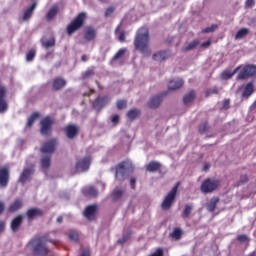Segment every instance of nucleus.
Here are the masks:
<instances>
[{
  "mask_svg": "<svg viewBox=\"0 0 256 256\" xmlns=\"http://www.w3.org/2000/svg\"><path fill=\"white\" fill-rule=\"evenodd\" d=\"M43 169H49L51 165V156H43L41 161Z\"/></svg>",
  "mask_w": 256,
  "mask_h": 256,
  "instance_id": "obj_34",
  "label": "nucleus"
},
{
  "mask_svg": "<svg viewBox=\"0 0 256 256\" xmlns=\"http://www.w3.org/2000/svg\"><path fill=\"white\" fill-rule=\"evenodd\" d=\"M85 19H87V13L81 12L78 14V16L67 27L68 35H71L78 29H81V27H83V23H85Z\"/></svg>",
  "mask_w": 256,
  "mask_h": 256,
  "instance_id": "obj_3",
  "label": "nucleus"
},
{
  "mask_svg": "<svg viewBox=\"0 0 256 256\" xmlns=\"http://www.w3.org/2000/svg\"><path fill=\"white\" fill-rule=\"evenodd\" d=\"M224 107H225V109H227L229 107V100L224 101Z\"/></svg>",
  "mask_w": 256,
  "mask_h": 256,
  "instance_id": "obj_60",
  "label": "nucleus"
},
{
  "mask_svg": "<svg viewBox=\"0 0 256 256\" xmlns=\"http://www.w3.org/2000/svg\"><path fill=\"white\" fill-rule=\"evenodd\" d=\"M238 241H240L241 243H247V241H249V237H247V235L245 234H242V235H239L237 237Z\"/></svg>",
  "mask_w": 256,
  "mask_h": 256,
  "instance_id": "obj_48",
  "label": "nucleus"
},
{
  "mask_svg": "<svg viewBox=\"0 0 256 256\" xmlns=\"http://www.w3.org/2000/svg\"><path fill=\"white\" fill-rule=\"evenodd\" d=\"M97 33L95 32V29L93 28H87L85 32V39L86 41H93L95 39V36Z\"/></svg>",
  "mask_w": 256,
  "mask_h": 256,
  "instance_id": "obj_29",
  "label": "nucleus"
},
{
  "mask_svg": "<svg viewBox=\"0 0 256 256\" xmlns=\"http://www.w3.org/2000/svg\"><path fill=\"white\" fill-rule=\"evenodd\" d=\"M217 203H219V198L218 197H213L210 199V201L206 204V208L210 213H213L215 209H217Z\"/></svg>",
  "mask_w": 256,
  "mask_h": 256,
  "instance_id": "obj_22",
  "label": "nucleus"
},
{
  "mask_svg": "<svg viewBox=\"0 0 256 256\" xmlns=\"http://www.w3.org/2000/svg\"><path fill=\"white\" fill-rule=\"evenodd\" d=\"M211 45V41H206L204 43L201 44V47L207 48Z\"/></svg>",
  "mask_w": 256,
  "mask_h": 256,
  "instance_id": "obj_55",
  "label": "nucleus"
},
{
  "mask_svg": "<svg viewBox=\"0 0 256 256\" xmlns=\"http://www.w3.org/2000/svg\"><path fill=\"white\" fill-rule=\"evenodd\" d=\"M199 131H200V133H205L207 131V125L204 124V125L200 126Z\"/></svg>",
  "mask_w": 256,
  "mask_h": 256,
  "instance_id": "obj_51",
  "label": "nucleus"
},
{
  "mask_svg": "<svg viewBox=\"0 0 256 256\" xmlns=\"http://www.w3.org/2000/svg\"><path fill=\"white\" fill-rule=\"evenodd\" d=\"M43 45L46 49H49V47H54L55 46V39L52 38L50 40L44 41Z\"/></svg>",
  "mask_w": 256,
  "mask_h": 256,
  "instance_id": "obj_44",
  "label": "nucleus"
},
{
  "mask_svg": "<svg viewBox=\"0 0 256 256\" xmlns=\"http://www.w3.org/2000/svg\"><path fill=\"white\" fill-rule=\"evenodd\" d=\"M198 45H199V40H194L185 48V51H191L195 49V47H197Z\"/></svg>",
  "mask_w": 256,
  "mask_h": 256,
  "instance_id": "obj_43",
  "label": "nucleus"
},
{
  "mask_svg": "<svg viewBox=\"0 0 256 256\" xmlns=\"http://www.w3.org/2000/svg\"><path fill=\"white\" fill-rule=\"evenodd\" d=\"M27 215L28 219H35L36 217H41V215H43V211L37 208H32L28 210Z\"/></svg>",
  "mask_w": 256,
  "mask_h": 256,
  "instance_id": "obj_25",
  "label": "nucleus"
},
{
  "mask_svg": "<svg viewBox=\"0 0 256 256\" xmlns=\"http://www.w3.org/2000/svg\"><path fill=\"white\" fill-rule=\"evenodd\" d=\"M161 101H163L161 96H153L148 101V106L150 107V109H157V107H159V105H161Z\"/></svg>",
  "mask_w": 256,
  "mask_h": 256,
  "instance_id": "obj_18",
  "label": "nucleus"
},
{
  "mask_svg": "<svg viewBox=\"0 0 256 256\" xmlns=\"http://www.w3.org/2000/svg\"><path fill=\"white\" fill-rule=\"evenodd\" d=\"M211 166L209 165V164H204V166H203V171H209V168H210Z\"/></svg>",
  "mask_w": 256,
  "mask_h": 256,
  "instance_id": "obj_58",
  "label": "nucleus"
},
{
  "mask_svg": "<svg viewBox=\"0 0 256 256\" xmlns=\"http://www.w3.org/2000/svg\"><path fill=\"white\" fill-rule=\"evenodd\" d=\"M59 11V8L57 6H53L48 13L46 14V19L47 21H51L52 19L55 18V16L57 15Z\"/></svg>",
  "mask_w": 256,
  "mask_h": 256,
  "instance_id": "obj_30",
  "label": "nucleus"
},
{
  "mask_svg": "<svg viewBox=\"0 0 256 256\" xmlns=\"http://www.w3.org/2000/svg\"><path fill=\"white\" fill-rule=\"evenodd\" d=\"M68 237L70 241H74V242L79 241V234L75 231H70L68 234Z\"/></svg>",
  "mask_w": 256,
  "mask_h": 256,
  "instance_id": "obj_39",
  "label": "nucleus"
},
{
  "mask_svg": "<svg viewBox=\"0 0 256 256\" xmlns=\"http://www.w3.org/2000/svg\"><path fill=\"white\" fill-rule=\"evenodd\" d=\"M217 187H219V180L206 179L201 185V191L202 193H213Z\"/></svg>",
  "mask_w": 256,
  "mask_h": 256,
  "instance_id": "obj_4",
  "label": "nucleus"
},
{
  "mask_svg": "<svg viewBox=\"0 0 256 256\" xmlns=\"http://www.w3.org/2000/svg\"><path fill=\"white\" fill-rule=\"evenodd\" d=\"M21 223H23V216L16 217L11 223L12 231H18L19 227H21Z\"/></svg>",
  "mask_w": 256,
  "mask_h": 256,
  "instance_id": "obj_27",
  "label": "nucleus"
},
{
  "mask_svg": "<svg viewBox=\"0 0 256 256\" xmlns=\"http://www.w3.org/2000/svg\"><path fill=\"white\" fill-rule=\"evenodd\" d=\"M9 183V167H0V187H5Z\"/></svg>",
  "mask_w": 256,
  "mask_h": 256,
  "instance_id": "obj_10",
  "label": "nucleus"
},
{
  "mask_svg": "<svg viewBox=\"0 0 256 256\" xmlns=\"http://www.w3.org/2000/svg\"><path fill=\"white\" fill-rule=\"evenodd\" d=\"M90 165H91V158L86 157V158L80 159L76 163V171H78V173H83V171H88Z\"/></svg>",
  "mask_w": 256,
  "mask_h": 256,
  "instance_id": "obj_8",
  "label": "nucleus"
},
{
  "mask_svg": "<svg viewBox=\"0 0 256 256\" xmlns=\"http://www.w3.org/2000/svg\"><path fill=\"white\" fill-rule=\"evenodd\" d=\"M170 56H171V54L169 52L160 51L153 55V59H154V61L161 62V61H165V59H169Z\"/></svg>",
  "mask_w": 256,
  "mask_h": 256,
  "instance_id": "obj_17",
  "label": "nucleus"
},
{
  "mask_svg": "<svg viewBox=\"0 0 256 256\" xmlns=\"http://www.w3.org/2000/svg\"><path fill=\"white\" fill-rule=\"evenodd\" d=\"M112 123H119V115L112 116Z\"/></svg>",
  "mask_w": 256,
  "mask_h": 256,
  "instance_id": "obj_52",
  "label": "nucleus"
},
{
  "mask_svg": "<svg viewBox=\"0 0 256 256\" xmlns=\"http://www.w3.org/2000/svg\"><path fill=\"white\" fill-rule=\"evenodd\" d=\"M161 169V164L159 162H150L146 166V170L149 171L150 173H155V171H159Z\"/></svg>",
  "mask_w": 256,
  "mask_h": 256,
  "instance_id": "obj_28",
  "label": "nucleus"
},
{
  "mask_svg": "<svg viewBox=\"0 0 256 256\" xmlns=\"http://www.w3.org/2000/svg\"><path fill=\"white\" fill-rule=\"evenodd\" d=\"M119 29H120V26H118V27L116 28V35H117L119 41H120L121 43H123V41H125V33L119 31Z\"/></svg>",
  "mask_w": 256,
  "mask_h": 256,
  "instance_id": "obj_41",
  "label": "nucleus"
},
{
  "mask_svg": "<svg viewBox=\"0 0 256 256\" xmlns=\"http://www.w3.org/2000/svg\"><path fill=\"white\" fill-rule=\"evenodd\" d=\"M80 256H91L89 250H84Z\"/></svg>",
  "mask_w": 256,
  "mask_h": 256,
  "instance_id": "obj_56",
  "label": "nucleus"
},
{
  "mask_svg": "<svg viewBox=\"0 0 256 256\" xmlns=\"http://www.w3.org/2000/svg\"><path fill=\"white\" fill-rule=\"evenodd\" d=\"M41 114L39 112L33 113L29 118L26 124V127H32V125L37 121V118L40 117Z\"/></svg>",
  "mask_w": 256,
  "mask_h": 256,
  "instance_id": "obj_31",
  "label": "nucleus"
},
{
  "mask_svg": "<svg viewBox=\"0 0 256 256\" xmlns=\"http://www.w3.org/2000/svg\"><path fill=\"white\" fill-rule=\"evenodd\" d=\"M113 11H115V8L113 7L108 8L105 12L106 17H109L110 15H112Z\"/></svg>",
  "mask_w": 256,
  "mask_h": 256,
  "instance_id": "obj_50",
  "label": "nucleus"
},
{
  "mask_svg": "<svg viewBox=\"0 0 256 256\" xmlns=\"http://www.w3.org/2000/svg\"><path fill=\"white\" fill-rule=\"evenodd\" d=\"M32 245L34 247L35 255H39V256L47 255V246H45L43 239L37 238V239L33 240Z\"/></svg>",
  "mask_w": 256,
  "mask_h": 256,
  "instance_id": "obj_5",
  "label": "nucleus"
},
{
  "mask_svg": "<svg viewBox=\"0 0 256 256\" xmlns=\"http://www.w3.org/2000/svg\"><path fill=\"white\" fill-rule=\"evenodd\" d=\"M253 75H256V66L247 65L238 74L237 79H248V77H253Z\"/></svg>",
  "mask_w": 256,
  "mask_h": 256,
  "instance_id": "obj_6",
  "label": "nucleus"
},
{
  "mask_svg": "<svg viewBox=\"0 0 256 256\" xmlns=\"http://www.w3.org/2000/svg\"><path fill=\"white\" fill-rule=\"evenodd\" d=\"M193 99H195V91H190L188 94L184 96L185 105H189V103H191Z\"/></svg>",
  "mask_w": 256,
  "mask_h": 256,
  "instance_id": "obj_33",
  "label": "nucleus"
},
{
  "mask_svg": "<svg viewBox=\"0 0 256 256\" xmlns=\"http://www.w3.org/2000/svg\"><path fill=\"white\" fill-rule=\"evenodd\" d=\"M93 72L91 70H88L85 72V77H89Z\"/></svg>",
  "mask_w": 256,
  "mask_h": 256,
  "instance_id": "obj_59",
  "label": "nucleus"
},
{
  "mask_svg": "<svg viewBox=\"0 0 256 256\" xmlns=\"http://www.w3.org/2000/svg\"><path fill=\"white\" fill-rule=\"evenodd\" d=\"M255 6V0H246L245 7L247 9H251Z\"/></svg>",
  "mask_w": 256,
  "mask_h": 256,
  "instance_id": "obj_49",
  "label": "nucleus"
},
{
  "mask_svg": "<svg viewBox=\"0 0 256 256\" xmlns=\"http://www.w3.org/2000/svg\"><path fill=\"white\" fill-rule=\"evenodd\" d=\"M33 166L28 168H24L23 172L20 175L19 182L27 183V181H31V176L33 175Z\"/></svg>",
  "mask_w": 256,
  "mask_h": 256,
  "instance_id": "obj_11",
  "label": "nucleus"
},
{
  "mask_svg": "<svg viewBox=\"0 0 256 256\" xmlns=\"http://www.w3.org/2000/svg\"><path fill=\"white\" fill-rule=\"evenodd\" d=\"M237 71H239V68H236L233 72H231V71L223 72L222 79H224V80L231 79L233 77V75H235L237 73Z\"/></svg>",
  "mask_w": 256,
  "mask_h": 256,
  "instance_id": "obj_37",
  "label": "nucleus"
},
{
  "mask_svg": "<svg viewBox=\"0 0 256 256\" xmlns=\"http://www.w3.org/2000/svg\"><path fill=\"white\" fill-rule=\"evenodd\" d=\"M127 53V48H121L114 56V60L121 59Z\"/></svg>",
  "mask_w": 256,
  "mask_h": 256,
  "instance_id": "obj_42",
  "label": "nucleus"
},
{
  "mask_svg": "<svg viewBox=\"0 0 256 256\" xmlns=\"http://www.w3.org/2000/svg\"><path fill=\"white\" fill-rule=\"evenodd\" d=\"M57 223H63V217H61V216L58 217V218H57Z\"/></svg>",
  "mask_w": 256,
  "mask_h": 256,
  "instance_id": "obj_61",
  "label": "nucleus"
},
{
  "mask_svg": "<svg viewBox=\"0 0 256 256\" xmlns=\"http://www.w3.org/2000/svg\"><path fill=\"white\" fill-rule=\"evenodd\" d=\"M55 147H57V140H50L42 145L41 151L44 155H51L55 153Z\"/></svg>",
  "mask_w": 256,
  "mask_h": 256,
  "instance_id": "obj_9",
  "label": "nucleus"
},
{
  "mask_svg": "<svg viewBox=\"0 0 256 256\" xmlns=\"http://www.w3.org/2000/svg\"><path fill=\"white\" fill-rule=\"evenodd\" d=\"M182 235H183V230H181V228H175L171 234V237L173 239L179 240L181 239Z\"/></svg>",
  "mask_w": 256,
  "mask_h": 256,
  "instance_id": "obj_36",
  "label": "nucleus"
},
{
  "mask_svg": "<svg viewBox=\"0 0 256 256\" xmlns=\"http://www.w3.org/2000/svg\"><path fill=\"white\" fill-rule=\"evenodd\" d=\"M127 107V102L125 100H119L117 102V109H125Z\"/></svg>",
  "mask_w": 256,
  "mask_h": 256,
  "instance_id": "obj_46",
  "label": "nucleus"
},
{
  "mask_svg": "<svg viewBox=\"0 0 256 256\" xmlns=\"http://www.w3.org/2000/svg\"><path fill=\"white\" fill-rule=\"evenodd\" d=\"M35 55H36V52L35 50H30L27 55H26V60L27 61H33V59H35Z\"/></svg>",
  "mask_w": 256,
  "mask_h": 256,
  "instance_id": "obj_45",
  "label": "nucleus"
},
{
  "mask_svg": "<svg viewBox=\"0 0 256 256\" xmlns=\"http://www.w3.org/2000/svg\"><path fill=\"white\" fill-rule=\"evenodd\" d=\"M135 178H132L131 180H130V185H131V187H132V189H135Z\"/></svg>",
  "mask_w": 256,
  "mask_h": 256,
  "instance_id": "obj_57",
  "label": "nucleus"
},
{
  "mask_svg": "<svg viewBox=\"0 0 256 256\" xmlns=\"http://www.w3.org/2000/svg\"><path fill=\"white\" fill-rule=\"evenodd\" d=\"M139 115H141V112L138 109H132L127 113V117L130 119H137Z\"/></svg>",
  "mask_w": 256,
  "mask_h": 256,
  "instance_id": "obj_35",
  "label": "nucleus"
},
{
  "mask_svg": "<svg viewBox=\"0 0 256 256\" xmlns=\"http://www.w3.org/2000/svg\"><path fill=\"white\" fill-rule=\"evenodd\" d=\"M67 85V82L63 78H56L53 81V89L59 91V89H63V87Z\"/></svg>",
  "mask_w": 256,
  "mask_h": 256,
  "instance_id": "obj_24",
  "label": "nucleus"
},
{
  "mask_svg": "<svg viewBox=\"0 0 256 256\" xmlns=\"http://www.w3.org/2000/svg\"><path fill=\"white\" fill-rule=\"evenodd\" d=\"M40 125V133L42 135H49V133H51V126L53 125V120L51 117H46L40 122Z\"/></svg>",
  "mask_w": 256,
  "mask_h": 256,
  "instance_id": "obj_7",
  "label": "nucleus"
},
{
  "mask_svg": "<svg viewBox=\"0 0 256 256\" xmlns=\"http://www.w3.org/2000/svg\"><path fill=\"white\" fill-rule=\"evenodd\" d=\"M23 207V200L17 199L15 200L9 207V212L10 213H15V211H19Z\"/></svg>",
  "mask_w": 256,
  "mask_h": 256,
  "instance_id": "obj_23",
  "label": "nucleus"
},
{
  "mask_svg": "<svg viewBox=\"0 0 256 256\" xmlns=\"http://www.w3.org/2000/svg\"><path fill=\"white\" fill-rule=\"evenodd\" d=\"M82 193L85 197H97L99 195V192L93 186H86L83 188Z\"/></svg>",
  "mask_w": 256,
  "mask_h": 256,
  "instance_id": "obj_14",
  "label": "nucleus"
},
{
  "mask_svg": "<svg viewBox=\"0 0 256 256\" xmlns=\"http://www.w3.org/2000/svg\"><path fill=\"white\" fill-rule=\"evenodd\" d=\"M183 85H184L183 79L176 78L169 82L168 89L170 91H177V89H181V87H183Z\"/></svg>",
  "mask_w": 256,
  "mask_h": 256,
  "instance_id": "obj_13",
  "label": "nucleus"
},
{
  "mask_svg": "<svg viewBox=\"0 0 256 256\" xmlns=\"http://www.w3.org/2000/svg\"><path fill=\"white\" fill-rule=\"evenodd\" d=\"M77 133H79V127L75 125H68L66 127V135L68 139H73L77 135Z\"/></svg>",
  "mask_w": 256,
  "mask_h": 256,
  "instance_id": "obj_16",
  "label": "nucleus"
},
{
  "mask_svg": "<svg viewBox=\"0 0 256 256\" xmlns=\"http://www.w3.org/2000/svg\"><path fill=\"white\" fill-rule=\"evenodd\" d=\"M123 193L124 191L119 189V188H116L113 192V197L114 199H121V197H123Z\"/></svg>",
  "mask_w": 256,
  "mask_h": 256,
  "instance_id": "obj_40",
  "label": "nucleus"
},
{
  "mask_svg": "<svg viewBox=\"0 0 256 256\" xmlns=\"http://www.w3.org/2000/svg\"><path fill=\"white\" fill-rule=\"evenodd\" d=\"M191 211H193V205L191 204L186 205L182 213V217L186 219V217H189V215H191Z\"/></svg>",
  "mask_w": 256,
  "mask_h": 256,
  "instance_id": "obj_38",
  "label": "nucleus"
},
{
  "mask_svg": "<svg viewBox=\"0 0 256 256\" xmlns=\"http://www.w3.org/2000/svg\"><path fill=\"white\" fill-rule=\"evenodd\" d=\"M125 172V163H120L116 167V179H118V181H123V179H125Z\"/></svg>",
  "mask_w": 256,
  "mask_h": 256,
  "instance_id": "obj_15",
  "label": "nucleus"
},
{
  "mask_svg": "<svg viewBox=\"0 0 256 256\" xmlns=\"http://www.w3.org/2000/svg\"><path fill=\"white\" fill-rule=\"evenodd\" d=\"M36 7L37 2H33V4L28 9L25 10L23 15V21H29V19H31Z\"/></svg>",
  "mask_w": 256,
  "mask_h": 256,
  "instance_id": "obj_21",
  "label": "nucleus"
},
{
  "mask_svg": "<svg viewBox=\"0 0 256 256\" xmlns=\"http://www.w3.org/2000/svg\"><path fill=\"white\" fill-rule=\"evenodd\" d=\"M179 185L181 183L177 182L175 186L170 190V192L166 195L162 202V209L164 211H168V209H171V206L173 203H175V198L177 197V191H179Z\"/></svg>",
  "mask_w": 256,
  "mask_h": 256,
  "instance_id": "obj_2",
  "label": "nucleus"
},
{
  "mask_svg": "<svg viewBox=\"0 0 256 256\" xmlns=\"http://www.w3.org/2000/svg\"><path fill=\"white\" fill-rule=\"evenodd\" d=\"M82 61H87V56H82Z\"/></svg>",
  "mask_w": 256,
  "mask_h": 256,
  "instance_id": "obj_63",
  "label": "nucleus"
},
{
  "mask_svg": "<svg viewBox=\"0 0 256 256\" xmlns=\"http://www.w3.org/2000/svg\"><path fill=\"white\" fill-rule=\"evenodd\" d=\"M253 107H256V100H255V102L253 103Z\"/></svg>",
  "mask_w": 256,
  "mask_h": 256,
  "instance_id": "obj_64",
  "label": "nucleus"
},
{
  "mask_svg": "<svg viewBox=\"0 0 256 256\" xmlns=\"http://www.w3.org/2000/svg\"><path fill=\"white\" fill-rule=\"evenodd\" d=\"M108 102H109V99L107 97H99L93 103V107L94 109L99 110L101 109V107H105V105H107Z\"/></svg>",
  "mask_w": 256,
  "mask_h": 256,
  "instance_id": "obj_20",
  "label": "nucleus"
},
{
  "mask_svg": "<svg viewBox=\"0 0 256 256\" xmlns=\"http://www.w3.org/2000/svg\"><path fill=\"white\" fill-rule=\"evenodd\" d=\"M246 35H249V29L248 28H241L237 33L235 38L236 39H243V37H246Z\"/></svg>",
  "mask_w": 256,
  "mask_h": 256,
  "instance_id": "obj_32",
  "label": "nucleus"
},
{
  "mask_svg": "<svg viewBox=\"0 0 256 256\" xmlns=\"http://www.w3.org/2000/svg\"><path fill=\"white\" fill-rule=\"evenodd\" d=\"M3 211H5V203L0 201V215L3 213Z\"/></svg>",
  "mask_w": 256,
  "mask_h": 256,
  "instance_id": "obj_54",
  "label": "nucleus"
},
{
  "mask_svg": "<svg viewBox=\"0 0 256 256\" xmlns=\"http://www.w3.org/2000/svg\"><path fill=\"white\" fill-rule=\"evenodd\" d=\"M5 93H7V90L0 83V113H5V111H7V101L5 100Z\"/></svg>",
  "mask_w": 256,
  "mask_h": 256,
  "instance_id": "obj_12",
  "label": "nucleus"
},
{
  "mask_svg": "<svg viewBox=\"0 0 256 256\" xmlns=\"http://www.w3.org/2000/svg\"><path fill=\"white\" fill-rule=\"evenodd\" d=\"M5 231V222L0 221V233H3Z\"/></svg>",
  "mask_w": 256,
  "mask_h": 256,
  "instance_id": "obj_53",
  "label": "nucleus"
},
{
  "mask_svg": "<svg viewBox=\"0 0 256 256\" xmlns=\"http://www.w3.org/2000/svg\"><path fill=\"white\" fill-rule=\"evenodd\" d=\"M127 241V238H122L119 240V243H125Z\"/></svg>",
  "mask_w": 256,
  "mask_h": 256,
  "instance_id": "obj_62",
  "label": "nucleus"
},
{
  "mask_svg": "<svg viewBox=\"0 0 256 256\" xmlns=\"http://www.w3.org/2000/svg\"><path fill=\"white\" fill-rule=\"evenodd\" d=\"M253 91H255V87L253 86V83H248L243 90V97H251L253 95Z\"/></svg>",
  "mask_w": 256,
  "mask_h": 256,
  "instance_id": "obj_26",
  "label": "nucleus"
},
{
  "mask_svg": "<svg viewBox=\"0 0 256 256\" xmlns=\"http://www.w3.org/2000/svg\"><path fill=\"white\" fill-rule=\"evenodd\" d=\"M134 45L136 49H139L145 56L151 55V49L149 48V30L145 27L140 28L136 35Z\"/></svg>",
  "mask_w": 256,
  "mask_h": 256,
  "instance_id": "obj_1",
  "label": "nucleus"
},
{
  "mask_svg": "<svg viewBox=\"0 0 256 256\" xmlns=\"http://www.w3.org/2000/svg\"><path fill=\"white\" fill-rule=\"evenodd\" d=\"M97 211L96 206H88L86 210L84 211V216L86 219H89L90 221L95 219V213Z\"/></svg>",
  "mask_w": 256,
  "mask_h": 256,
  "instance_id": "obj_19",
  "label": "nucleus"
},
{
  "mask_svg": "<svg viewBox=\"0 0 256 256\" xmlns=\"http://www.w3.org/2000/svg\"><path fill=\"white\" fill-rule=\"evenodd\" d=\"M215 29H217V26L212 25V26L207 27L204 30H202V33H213V31H215Z\"/></svg>",
  "mask_w": 256,
  "mask_h": 256,
  "instance_id": "obj_47",
  "label": "nucleus"
}]
</instances>
